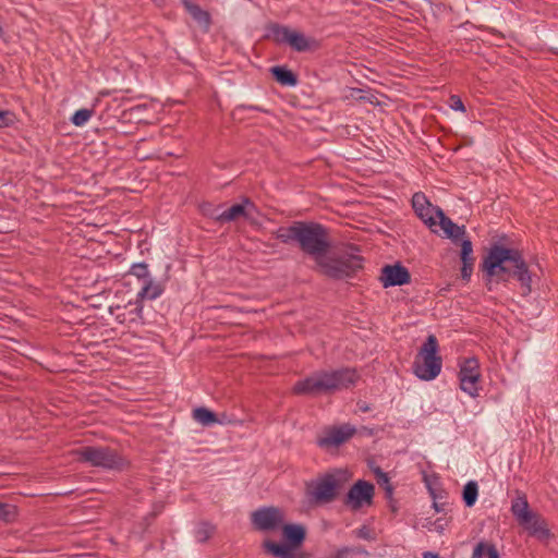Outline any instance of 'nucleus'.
Instances as JSON below:
<instances>
[{
    "label": "nucleus",
    "mask_w": 558,
    "mask_h": 558,
    "mask_svg": "<svg viewBox=\"0 0 558 558\" xmlns=\"http://www.w3.org/2000/svg\"><path fill=\"white\" fill-rule=\"evenodd\" d=\"M251 522L257 531H277L283 524V513L277 507H262L252 512Z\"/></svg>",
    "instance_id": "9b49d317"
},
{
    "label": "nucleus",
    "mask_w": 558,
    "mask_h": 558,
    "mask_svg": "<svg viewBox=\"0 0 558 558\" xmlns=\"http://www.w3.org/2000/svg\"><path fill=\"white\" fill-rule=\"evenodd\" d=\"M163 291L165 287L159 282H155L153 278H150L143 282V287L137 293V301L156 300L163 293Z\"/></svg>",
    "instance_id": "aec40b11"
},
{
    "label": "nucleus",
    "mask_w": 558,
    "mask_h": 558,
    "mask_svg": "<svg viewBox=\"0 0 558 558\" xmlns=\"http://www.w3.org/2000/svg\"><path fill=\"white\" fill-rule=\"evenodd\" d=\"M487 558H500L499 553L494 544L485 542V554Z\"/></svg>",
    "instance_id": "58836bf2"
},
{
    "label": "nucleus",
    "mask_w": 558,
    "mask_h": 558,
    "mask_svg": "<svg viewBox=\"0 0 558 558\" xmlns=\"http://www.w3.org/2000/svg\"><path fill=\"white\" fill-rule=\"evenodd\" d=\"M185 10L193 17V20L203 28L204 32H208L211 25L210 14L203 10L198 4L191 2L190 0H181Z\"/></svg>",
    "instance_id": "a211bd4d"
},
{
    "label": "nucleus",
    "mask_w": 558,
    "mask_h": 558,
    "mask_svg": "<svg viewBox=\"0 0 558 558\" xmlns=\"http://www.w3.org/2000/svg\"><path fill=\"white\" fill-rule=\"evenodd\" d=\"M275 238L283 244H296L302 253L315 262V267L332 247L330 229L314 220H296L288 227H279Z\"/></svg>",
    "instance_id": "f03ea898"
},
{
    "label": "nucleus",
    "mask_w": 558,
    "mask_h": 558,
    "mask_svg": "<svg viewBox=\"0 0 558 558\" xmlns=\"http://www.w3.org/2000/svg\"><path fill=\"white\" fill-rule=\"evenodd\" d=\"M93 113H94V109L82 108V109L76 110L72 114V117L70 118V121L75 126H83L92 118Z\"/></svg>",
    "instance_id": "bb28decb"
},
{
    "label": "nucleus",
    "mask_w": 558,
    "mask_h": 558,
    "mask_svg": "<svg viewBox=\"0 0 558 558\" xmlns=\"http://www.w3.org/2000/svg\"><path fill=\"white\" fill-rule=\"evenodd\" d=\"M269 71L274 80L281 86L294 87L299 83L298 75L286 65H275Z\"/></svg>",
    "instance_id": "6ab92c4d"
},
{
    "label": "nucleus",
    "mask_w": 558,
    "mask_h": 558,
    "mask_svg": "<svg viewBox=\"0 0 558 558\" xmlns=\"http://www.w3.org/2000/svg\"><path fill=\"white\" fill-rule=\"evenodd\" d=\"M374 472H375L377 483L379 484V486L384 487V486L390 485L388 474L385 473L380 468L375 469Z\"/></svg>",
    "instance_id": "4c0bfd02"
},
{
    "label": "nucleus",
    "mask_w": 558,
    "mask_h": 558,
    "mask_svg": "<svg viewBox=\"0 0 558 558\" xmlns=\"http://www.w3.org/2000/svg\"><path fill=\"white\" fill-rule=\"evenodd\" d=\"M478 497V485L475 481L468 482L462 489V499L466 507H473Z\"/></svg>",
    "instance_id": "393cba45"
},
{
    "label": "nucleus",
    "mask_w": 558,
    "mask_h": 558,
    "mask_svg": "<svg viewBox=\"0 0 558 558\" xmlns=\"http://www.w3.org/2000/svg\"><path fill=\"white\" fill-rule=\"evenodd\" d=\"M355 555L368 556V551L363 546H341L337 548L329 558H350Z\"/></svg>",
    "instance_id": "b1692460"
},
{
    "label": "nucleus",
    "mask_w": 558,
    "mask_h": 558,
    "mask_svg": "<svg viewBox=\"0 0 558 558\" xmlns=\"http://www.w3.org/2000/svg\"><path fill=\"white\" fill-rule=\"evenodd\" d=\"M461 251H460V259L461 262L474 263L475 258L473 257V244L469 238H463L461 240Z\"/></svg>",
    "instance_id": "c85d7f7f"
},
{
    "label": "nucleus",
    "mask_w": 558,
    "mask_h": 558,
    "mask_svg": "<svg viewBox=\"0 0 558 558\" xmlns=\"http://www.w3.org/2000/svg\"><path fill=\"white\" fill-rule=\"evenodd\" d=\"M429 493H432V496L435 498V493H433L432 487H428Z\"/></svg>",
    "instance_id": "8fccbe9b"
},
{
    "label": "nucleus",
    "mask_w": 558,
    "mask_h": 558,
    "mask_svg": "<svg viewBox=\"0 0 558 558\" xmlns=\"http://www.w3.org/2000/svg\"><path fill=\"white\" fill-rule=\"evenodd\" d=\"M291 29L288 26L272 23L267 27L266 38L278 45L288 44V36Z\"/></svg>",
    "instance_id": "412c9836"
},
{
    "label": "nucleus",
    "mask_w": 558,
    "mask_h": 558,
    "mask_svg": "<svg viewBox=\"0 0 558 558\" xmlns=\"http://www.w3.org/2000/svg\"><path fill=\"white\" fill-rule=\"evenodd\" d=\"M17 518L16 506L8 502H0V522L11 523Z\"/></svg>",
    "instance_id": "a878e982"
},
{
    "label": "nucleus",
    "mask_w": 558,
    "mask_h": 558,
    "mask_svg": "<svg viewBox=\"0 0 558 558\" xmlns=\"http://www.w3.org/2000/svg\"><path fill=\"white\" fill-rule=\"evenodd\" d=\"M359 376L353 368H340L332 372L315 373L304 379L298 380L293 392L300 396H322L354 385Z\"/></svg>",
    "instance_id": "7ed1b4c3"
},
{
    "label": "nucleus",
    "mask_w": 558,
    "mask_h": 558,
    "mask_svg": "<svg viewBox=\"0 0 558 558\" xmlns=\"http://www.w3.org/2000/svg\"><path fill=\"white\" fill-rule=\"evenodd\" d=\"M215 532V526L208 522H202L198 524L195 531V537L197 542L205 543L211 537Z\"/></svg>",
    "instance_id": "cd10ccee"
},
{
    "label": "nucleus",
    "mask_w": 558,
    "mask_h": 558,
    "mask_svg": "<svg viewBox=\"0 0 558 558\" xmlns=\"http://www.w3.org/2000/svg\"><path fill=\"white\" fill-rule=\"evenodd\" d=\"M356 428L350 424H342L327 428L324 436L316 441L317 446L323 449L338 448L354 436Z\"/></svg>",
    "instance_id": "ddd939ff"
},
{
    "label": "nucleus",
    "mask_w": 558,
    "mask_h": 558,
    "mask_svg": "<svg viewBox=\"0 0 558 558\" xmlns=\"http://www.w3.org/2000/svg\"><path fill=\"white\" fill-rule=\"evenodd\" d=\"M429 493H432V496L435 498V493H433L432 487H428Z\"/></svg>",
    "instance_id": "de8ad7c7"
},
{
    "label": "nucleus",
    "mask_w": 558,
    "mask_h": 558,
    "mask_svg": "<svg viewBox=\"0 0 558 558\" xmlns=\"http://www.w3.org/2000/svg\"><path fill=\"white\" fill-rule=\"evenodd\" d=\"M353 533L357 538L366 541H371L374 538L369 527L366 525H362L361 527L356 529Z\"/></svg>",
    "instance_id": "e433bc0d"
},
{
    "label": "nucleus",
    "mask_w": 558,
    "mask_h": 558,
    "mask_svg": "<svg viewBox=\"0 0 558 558\" xmlns=\"http://www.w3.org/2000/svg\"><path fill=\"white\" fill-rule=\"evenodd\" d=\"M283 543L266 539L263 548L275 558H306L303 551H296L306 539V529L302 524L287 523L280 527Z\"/></svg>",
    "instance_id": "0eeeda50"
},
{
    "label": "nucleus",
    "mask_w": 558,
    "mask_h": 558,
    "mask_svg": "<svg viewBox=\"0 0 558 558\" xmlns=\"http://www.w3.org/2000/svg\"><path fill=\"white\" fill-rule=\"evenodd\" d=\"M423 558H440V556L437 553L425 551L423 553Z\"/></svg>",
    "instance_id": "79ce46f5"
},
{
    "label": "nucleus",
    "mask_w": 558,
    "mask_h": 558,
    "mask_svg": "<svg viewBox=\"0 0 558 558\" xmlns=\"http://www.w3.org/2000/svg\"><path fill=\"white\" fill-rule=\"evenodd\" d=\"M143 301H135L134 303L132 302H129V305L130 306H133V308L130 310L129 312V315H130V323H135V324H138V323H143L144 320V317H143V304H142Z\"/></svg>",
    "instance_id": "7c9ffc66"
},
{
    "label": "nucleus",
    "mask_w": 558,
    "mask_h": 558,
    "mask_svg": "<svg viewBox=\"0 0 558 558\" xmlns=\"http://www.w3.org/2000/svg\"><path fill=\"white\" fill-rule=\"evenodd\" d=\"M379 280L384 288L400 287L411 282V274L401 263L385 265L380 270Z\"/></svg>",
    "instance_id": "4468645a"
},
{
    "label": "nucleus",
    "mask_w": 558,
    "mask_h": 558,
    "mask_svg": "<svg viewBox=\"0 0 558 558\" xmlns=\"http://www.w3.org/2000/svg\"><path fill=\"white\" fill-rule=\"evenodd\" d=\"M429 493H432V496L435 498V493H433L432 487H428Z\"/></svg>",
    "instance_id": "09e8293b"
},
{
    "label": "nucleus",
    "mask_w": 558,
    "mask_h": 558,
    "mask_svg": "<svg viewBox=\"0 0 558 558\" xmlns=\"http://www.w3.org/2000/svg\"><path fill=\"white\" fill-rule=\"evenodd\" d=\"M3 35H4V31H3V28L0 26V38H2V37H3Z\"/></svg>",
    "instance_id": "49530a36"
},
{
    "label": "nucleus",
    "mask_w": 558,
    "mask_h": 558,
    "mask_svg": "<svg viewBox=\"0 0 558 558\" xmlns=\"http://www.w3.org/2000/svg\"><path fill=\"white\" fill-rule=\"evenodd\" d=\"M130 274L136 276L138 279L143 280V282L151 278L146 263L132 265Z\"/></svg>",
    "instance_id": "2f4dec72"
},
{
    "label": "nucleus",
    "mask_w": 558,
    "mask_h": 558,
    "mask_svg": "<svg viewBox=\"0 0 558 558\" xmlns=\"http://www.w3.org/2000/svg\"><path fill=\"white\" fill-rule=\"evenodd\" d=\"M481 270L483 271V278L485 281V287L488 291H493V283L501 282L500 276H489L488 269L485 267V256L482 259V263L480 265Z\"/></svg>",
    "instance_id": "473e14b6"
},
{
    "label": "nucleus",
    "mask_w": 558,
    "mask_h": 558,
    "mask_svg": "<svg viewBox=\"0 0 558 558\" xmlns=\"http://www.w3.org/2000/svg\"><path fill=\"white\" fill-rule=\"evenodd\" d=\"M17 117L12 110L0 109V129L12 128L16 124Z\"/></svg>",
    "instance_id": "c756f323"
},
{
    "label": "nucleus",
    "mask_w": 558,
    "mask_h": 558,
    "mask_svg": "<svg viewBox=\"0 0 558 558\" xmlns=\"http://www.w3.org/2000/svg\"><path fill=\"white\" fill-rule=\"evenodd\" d=\"M246 207L255 209V204L248 197H244L241 204H234L219 215H213L211 218L220 223L231 222L240 217L247 218Z\"/></svg>",
    "instance_id": "f3484780"
},
{
    "label": "nucleus",
    "mask_w": 558,
    "mask_h": 558,
    "mask_svg": "<svg viewBox=\"0 0 558 558\" xmlns=\"http://www.w3.org/2000/svg\"><path fill=\"white\" fill-rule=\"evenodd\" d=\"M311 487L310 494L316 504H329L337 498L342 484L333 474L327 473L313 483Z\"/></svg>",
    "instance_id": "9d476101"
},
{
    "label": "nucleus",
    "mask_w": 558,
    "mask_h": 558,
    "mask_svg": "<svg viewBox=\"0 0 558 558\" xmlns=\"http://www.w3.org/2000/svg\"><path fill=\"white\" fill-rule=\"evenodd\" d=\"M433 506L437 512L442 510V508L437 502H434Z\"/></svg>",
    "instance_id": "c03bdc74"
},
{
    "label": "nucleus",
    "mask_w": 558,
    "mask_h": 558,
    "mask_svg": "<svg viewBox=\"0 0 558 558\" xmlns=\"http://www.w3.org/2000/svg\"><path fill=\"white\" fill-rule=\"evenodd\" d=\"M288 44L292 49L304 52L310 49V41L303 33L291 31L288 36Z\"/></svg>",
    "instance_id": "5701e85b"
},
{
    "label": "nucleus",
    "mask_w": 558,
    "mask_h": 558,
    "mask_svg": "<svg viewBox=\"0 0 558 558\" xmlns=\"http://www.w3.org/2000/svg\"><path fill=\"white\" fill-rule=\"evenodd\" d=\"M511 513L518 524L527 532V534L539 542H547L554 538L547 520L538 512L531 510L527 498L520 494L511 501Z\"/></svg>",
    "instance_id": "39448f33"
},
{
    "label": "nucleus",
    "mask_w": 558,
    "mask_h": 558,
    "mask_svg": "<svg viewBox=\"0 0 558 558\" xmlns=\"http://www.w3.org/2000/svg\"><path fill=\"white\" fill-rule=\"evenodd\" d=\"M439 344L435 335H428L420 348L412 368L416 377L429 381L435 379L441 371L442 359L438 354Z\"/></svg>",
    "instance_id": "6e6552de"
},
{
    "label": "nucleus",
    "mask_w": 558,
    "mask_h": 558,
    "mask_svg": "<svg viewBox=\"0 0 558 558\" xmlns=\"http://www.w3.org/2000/svg\"><path fill=\"white\" fill-rule=\"evenodd\" d=\"M245 110L269 113V110L264 109L263 107L255 106V105H245V104L238 105L234 109V113H241Z\"/></svg>",
    "instance_id": "f704fd0d"
},
{
    "label": "nucleus",
    "mask_w": 558,
    "mask_h": 558,
    "mask_svg": "<svg viewBox=\"0 0 558 558\" xmlns=\"http://www.w3.org/2000/svg\"><path fill=\"white\" fill-rule=\"evenodd\" d=\"M375 486L364 480L356 481L349 489L343 499V504L350 507L351 510L356 511L364 505H372L374 497Z\"/></svg>",
    "instance_id": "f8f14e48"
},
{
    "label": "nucleus",
    "mask_w": 558,
    "mask_h": 558,
    "mask_svg": "<svg viewBox=\"0 0 558 558\" xmlns=\"http://www.w3.org/2000/svg\"><path fill=\"white\" fill-rule=\"evenodd\" d=\"M412 207L425 225L428 227L436 226L435 209L437 206H433L424 193H414L412 196Z\"/></svg>",
    "instance_id": "2eb2a0df"
},
{
    "label": "nucleus",
    "mask_w": 558,
    "mask_h": 558,
    "mask_svg": "<svg viewBox=\"0 0 558 558\" xmlns=\"http://www.w3.org/2000/svg\"><path fill=\"white\" fill-rule=\"evenodd\" d=\"M360 247L350 244L348 250L337 254H326L316 270L332 280L353 278L364 267V257L357 254Z\"/></svg>",
    "instance_id": "20e7f679"
},
{
    "label": "nucleus",
    "mask_w": 558,
    "mask_h": 558,
    "mask_svg": "<svg viewBox=\"0 0 558 558\" xmlns=\"http://www.w3.org/2000/svg\"><path fill=\"white\" fill-rule=\"evenodd\" d=\"M461 263H462L461 278L464 281H470L472 272H473V268H474V263H468V262H461Z\"/></svg>",
    "instance_id": "c9c22d12"
},
{
    "label": "nucleus",
    "mask_w": 558,
    "mask_h": 558,
    "mask_svg": "<svg viewBox=\"0 0 558 558\" xmlns=\"http://www.w3.org/2000/svg\"><path fill=\"white\" fill-rule=\"evenodd\" d=\"M360 410L363 412H366L369 410V407L368 405H360Z\"/></svg>",
    "instance_id": "a18cd8bd"
},
{
    "label": "nucleus",
    "mask_w": 558,
    "mask_h": 558,
    "mask_svg": "<svg viewBox=\"0 0 558 558\" xmlns=\"http://www.w3.org/2000/svg\"><path fill=\"white\" fill-rule=\"evenodd\" d=\"M384 490H385V496L386 498L390 501V507H391V510L395 512L397 511V508L395 507V505L392 504V494H393V487L392 485H387V486H384L383 487Z\"/></svg>",
    "instance_id": "a19ab883"
},
{
    "label": "nucleus",
    "mask_w": 558,
    "mask_h": 558,
    "mask_svg": "<svg viewBox=\"0 0 558 558\" xmlns=\"http://www.w3.org/2000/svg\"><path fill=\"white\" fill-rule=\"evenodd\" d=\"M117 319L119 320V323L123 324L126 320V315L125 314H118L117 315Z\"/></svg>",
    "instance_id": "37998d69"
},
{
    "label": "nucleus",
    "mask_w": 558,
    "mask_h": 558,
    "mask_svg": "<svg viewBox=\"0 0 558 558\" xmlns=\"http://www.w3.org/2000/svg\"><path fill=\"white\" fill-rule=\"evenodd\" d=\"M484 554H485V542H480L474 547L471 558H483Z\"/></svg>",
    "instance_id": "ea45409f"
},
{
    "label": "nucleus",
    "mask_w": 558,
    "mask_h": 558,
    "mask_svg": "<svg viewBox=\"0 0 558 558\" xmlns=\"http://www.w3.org/2000/svg\"><path fill=\"white\" fill-rule=\"evenodd\" d=\"M76 460L106 471L123 472L130 468V461L109 446H85L74 451Z\"/></svg>",
    "instance_id": "423d86ee"
},
{
    "label": "nucleus",
    "mask_w": 558,
    "mask_h": 558,
    "mask_svg": "<svg viewBox=\"0 0 558 558\" xmlns=\"http://www.w3.org/2000/svg\"><path fill=\"white\" fill-rule=\"evenodd\" d=\"M449 106L454 111L465 112L466 110L462 99L458 95H451L449 97Z\"/></svg>",
    "instance_id": "72a5a7b5"
},
{
    "label": "nucleus",
    "mask_w": 558,
    "mask_h": 558,
    "mask_svg": "<svg viewBox=\"0 0 558 558\" xmlns=\"http://www.w3.org/2000/svg\"><path fill=\"white\" fill-rule=\"evenodd\" d=\"M435 216L439 219V226L445 233V238L450 239L453 242L462 240L465 235V226H458L449 217L446 216L440 207H436Z\"/></svg>",
    "instance_id": "dca6fc26"
},
{
    "label": "nucleus",
    "mask_w": 558,
    "mask_h": 558,
    "mask_svg": "<svg viewBox=\"0 0 558 558\" xmlns=\"http://www.w3.org/2000/svg\"><path fill=\"white\" fill-rule=\"evenodd\" d=\"M509 238L504 234L495 243H492L485 255V267L489 276H500L506 282L514 279L521 288V295L529 296L533 291V284L538 277L533 274L520 250L508 247Z\"/></svg>",
    "instance_id": "f257e3e1"
},
{
    "label": "nucleus",
    "mask_w": 558,
    "mask_h": 558,
    "mask_svg": "<svg viewBox=\"0 0 558 558\" xmlns=\"http://www.w3.org/2000/svg\"><path fill=\"white\" fill-rule=\"evenodd\" d=\"M460 389L472 398L480 396L481 369L480 361L475 356L462 357L458 361Z\"/></svg>",
    "instance_id": "1a4fd4ad"
},
{
    "label": "nucleus",
    "mask_w": 558,
    "mask_h": 558,
    "mask_svg": "<svg viewBox=\"0 0 558 558\" xmlns=\"http://www.w3.org/2000/svg\"><path fill=\"white\" fill-rule=\"evenodd\" d=\"M193 418L204 426H211L219 423L216 413L204 407L193 410Z\"/></svg>",
    "instance_id": "4be33fe9"
}]
</instances>
